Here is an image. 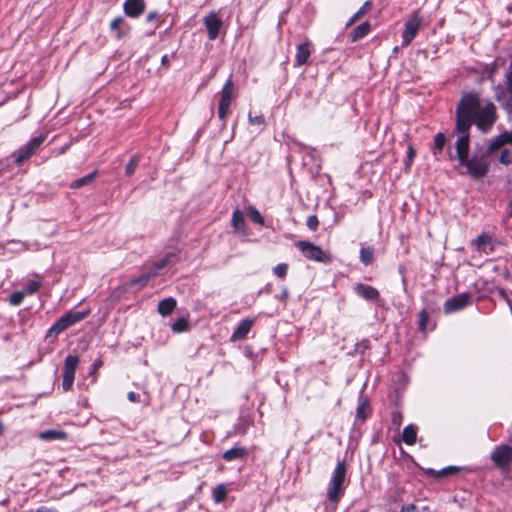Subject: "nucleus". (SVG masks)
Returning a JSON list of instances; mask_svg holds the SVG:
<instances>
[{"mask_svg": "<svg viewBox=\"0 0 512 512\" xmlns=\"http://www.w3.org/2000/svg\"><path fill=\"white\" fill-rule=\"evenodd\" d=\"M498 118L497 108L493 102L482 104L476 92L464 93L455 109V125L452 136H456L455 159L461 175H468L475 180L486 177L490 170V156L487 149L479 147L470 157L471 128L473 125L483 134L489 133ZM450 159L454 157L450 156Z\"/></svg>", "mask_w": 512, "mask_h": 512, "instance_id": "1", "label": "nucleus"}, {"mask_svg": "<svg viewBox=\"0 0 512 512\" xmlns=\"http://www.w3.org/2000/svg\"><path fill=\"white\" fill-rule=\"evenodd\" d=\"M347 466L344 459L338 460L327 488V499L332 503H338L345 492Z\"/></svg>", "mask_w": 512, "mask_h": 512, "instance_id": "2", "label": "nucleus"}, {"mask_svg": "<svg viewBox=\"0 0 512 512\" xmlns=\"http://www.w3.org/2000/svg\"><path fill=\"white\" fill-rule=\"evenodd\" d=\"M90 314V310L87 309L85 311H73L70 310L62 315L48 330L46 337H51L52 335H58L70 326L84 320Z\"/></svg>", "mask_w": 512, "mask_h": 512, "instance_id": "3", "label": "nucleus"}, {"mask_svg": "<svg viewBox=\"0 0 512 512\" xmlns=\"http://www.w3.org/2000/svg\"><path fill=\"white\" fill-rule=\"evenodd\" d=\"M296 246L308 260L324 264H330L332 262L331 254L312 242L301 240L296 243Z\"/></svg>", "mask_w": 512, "mask_h": 512, "instance_id": "4", "label": "nucleus"}, {"mask_svg": "<svg viewBox=\"0 0 512 512\" xmlns=\"http://www.w3.org/2000/svg\"><path fill=\"white\" fill-rule=\"evenodd\" d=\"M425 306L419 312L417 329L425 334L428 330L432 331L436 324L431 321V317L439 311L438 302L435 300L423 299Z\"/></svg>", "mask_w": 512, "mask_h": 512, "instance_id": "5", "label": "nucleus"}, {"mask_svg": "<svg viewBox=\"0 0 512 512\" xmlns=\"http://www.w3.org/2000/svg\"><path fill=\"white\" fill-rule=\"evenodd\" d=\"M45 139V133H41L40 135L31 138L27 143L22 145L19 149L11 154L13 162L16 165H21L25 160L30 158L35 153V151L42 145Z\"/></svg>", "mask_w": 512, "mask_h": 512, "instance_id": "6", "label": "nucleus"}, {"mask_svg": "<svg viewBox=\"0 0 512 512\" xmlns=\"http://www.w3.org/2000/svg\"><path fill=\"white\" fill-rule=\"evenodd\" d=\"M234 97V83L232 76H230L225 82L221 92L220 100L218 104V117L220 120L225 121L228 114L230 113L231 102Z\"/></svg>", "mask_w": 512, "mask_h": 512, "instance_id": "7", "label": "nucleus"}, {"mask_svg": "<svg viewBox=\"0 0 512 512\" xmlns=\"http://www.w3.org/2000/svg\"><path fill=\"white\" fill-rule=\"evenodd\" d=\"M422 23L419 10H415L411 17L404 23L402 32V47L408 46L417 35Z\"/></svg>", "mask_w": 512, "mask_h": 512, "instance_id": "8", "label": "nucleus"}, {"mask_svg": "<svg viewBox=\"0 0 512 512\" xmlns=\"http://www.w3.org/2000/svg\"><path fill=\"white\" fill-rule=\"evenodd\" d=\"M491 461L499 469H507L512 463V446L500 444L494 448L490 455Z\"/></svg>", "mask_w": 512, "mask_h": 512, "instance_id": "9", "label": "nucleus"}, {"mask_svg": "<svg viewBox=\"0 0 512 512\" xmlns=\"http://www.w3.org/2000/svg\"><path fill=\"white\" fill-rule=\"evenodd\" d=\"M79 361L80 359L77 355H68L64 360L62 388L65 392L70 391L73 387Z\"/></svg>", "mask_w": 512, "mask_h": 512, "instance_id": "10", "label": "nucleus"}, {"mask_svg": "<svg viewBox=\"0 0 512 512\" xmlns=\"http://www.w3.org/2000/svg\"><path fill=\"white\" fill-rule=\"evenodd\" d=\"M471 304V296L468 292L457 294L446 300L444 303V312L451 314L464 309Z\"/></svg>", "mask_w": 512, "mask_h": 512, "instance_id": "11", "label": "nucleus"}, {"mask_svg": "<svg viewBox=\"0 0 512 512\" xmlns=\"http://www.w3.org/2000/svg\"><path fill=\"white\" fill-rule=\"evenodd\" d=\"M203 23L209 40L217 39L223 26V21L219 17L218 13L211 11L207 16H205Z\"/></svg>", "mask_w": 512, "mask_h": 512, "instance_id": "12", "label": "nucleus"}, {"mask_svg": "<svg viewBox=\"0 0 512 512\" xmlns=\"http://www.w3.org/2000/svg\"><path fill=\"white\" fill-rule=\"evenodd\" d=\"M422 470L426 476L432 477L434 479H440L442 477L454 475V474L462 472V471H464L466 473H469L472 471L470 468L459 467V466H447L441 470H434L432 468H426V469H422Z\"/></svg>", "mask_w": 512, "mask_h": 512, "instance_id": "13", "label": "nucleus"}, {"mask_svg": "<svg viewBox=\"0 0 512 512\" xmlns=\"http://www.w3.org/2000/svg\"><path fill=\"white\" fill-rule=\"evenodd\" d=\"M353 291L361 298L371 301V302H377L380 300V292L375 287L363 284V283H357L353 287Z\"/></svg>", "mask_w": 512, "mask_h": 512, "instance_id": "14", "label": "nucleus"}, {"mask_svg": "<svg viewBox=\"0 0 512 512\" xmlns=\"http://www.w3.org/2000/svg\"><path fill=\"white\" fill-rule=\"evenodd\" d=\"M111 33L118 40L126 37L131 30L130 25L121 16L114 18L109 25Z\"/></svg>", "mask_w": 512, "mask_h": 512, "instance_id": "15", "label": "nucleus"}, {"mask_svg": "<svg viewBox=\"0 0 512 512\" xmlns=\"http://www.w3.org/2000/svg\"><path fill=\"white\" fill-rule=\"evenodd\" d=\"M506 144H512V130L504 131L503 133L489 139L486 149L488 150V153L493 154L496 150Z\"/></svg>", "mask_w": 512, "mask_h": 512, "instance_id": "16", "label": "nucleus"}, {"mask_svg": "<svg viewBox=\"0 0 512 512\" xmlns=\"http://www.w3.org/2000/svg\"><path fill=\"white\" fill-rule=\"evenodd\" d=\"M372 414V408L370 405V401L367 396L363 395V393L360 394L358 399V405L356 408V415H355V423L357 421H366L370 415Z\"/></svg>", "mask_w": 512, "mask_h": 512, "instance_id": "17", "label": "nucleus"}, {"mask_svg": "<svg viewBox=\"0 0 512 512\" xmlns=\"http://www.w3.org/2000/svg\"><path fill=\"white\" fill-rule=\"evenodd\" d=\"M146 8L144 0H126L123 4V10L126 16L131 18L140 17Z\"/></svg>", "mask_w": 512, "mask_h": 512, "instance_id": "18", "label": "nucleus"}, {"mask_svg": "<svg viewBox=\"0 0 512 512\" xmlns=\"http://www.w3.org/2000/svg\"><path fill=\"white\" fill-rule=\"evenodd\" d=\"M254 324V320L250 318L242 319L236 328L234 329L230 340L232 342L241 341L245 339L250 332L252 326Z\"/></svg>", "mask_w": 512, "mask_h": 512, "instance_id": "19", "label": "nucleus"}, {"mask_svg": "<svg viewBox=\"0 0 512 512\" xmlns=\"http://www.w3.org/2000/svg\"><path fill=\"white\" fill-rule=\"evenodd\" d=\"M312 53L311 43L309 41H305L297 46V51L295 55V67H300L307 64L308 59Z\"/></svg>", "mask_w": 512, "mask_h": 512, "instance_id": "20", "label": "nucleus"}, {"mask_svg": "<svg viewBox=\"0 0 512 512\" xmlns=\"http://www.w3.org/2000/svg\"><path fill=\"white\" fill-rule=\"evenodd\" d=\"M178 260V256L175 253H168L160 260L153 263V265L149 268L151 272H155V277L160 274L161 270L166 266L175 264Z\"/></svg>", "mask_w": 512, "mask_h": 512, "instance_id": "21", "label": "nucleus"}, {"mask_svg": "<svg viewBox=\"0 0 512 512\" xmlns=\"http://www.w3.org/2000/svg\"><path fill=\"white\" fill-rule=\"evenodd\" d=\"M178 260V256L175 253H168L160 260L153 263V265L149 268L151 272H155V277L160 274L161 270L166 266L175 264Z\"/></svg>", "mask_w": 512, "mask_h": 512, "instance_id": "22", "label": "nucleus"}, {"mask_svg": "<svg viewBox=\"0 0 512 512\" xmlns=\"http://www.w3.org/2000/svg\"><path fill=\"white\" fill-rule=\"evenodd\" d=\"M248 449L245 447H233L227 451H225L222 455L223 460L227 462H231L234 460H242L248 456Z\"/></svg>", "mask_w": 512, "mask_h": 512, "instance_id": "23", "label": "nucleus"}, {"mask_svg": "<svg viewBox=\"0 0 512 512\" xmlns=\"http://www.w3.org/2000/svg\"><path fill=\"white\" fill-rule=\"evenodd\" d=\"M231 224L235 233H244L246 229V223L244 214L239 209H236L232 213Z\"/></svg>", "mask_w": 512, "mask_h": 512, "instance_id": "24", "label": "nucleus"}, {"mask_svg": "<svg viewBox=\"0 0 512 512\" xmlns=\"http://www.w3.org/2000/svg\"><path fill=\"white\" fill-rule=\"evenodd\" d=\"M176 305H177V301L175 298H173V297L164 298L158 303V312L162 316H168L174 311V309L176 308Z\"/></svg>", "mask_w": 512, "mask_h": 512, "instance_id": "25", "label": "nucleus"}, {"mask_svg": "<svg viewBox=\"0 0 512 512\" xmlns=\"http://www.w3.org/2000/svg\"><path fill=\"white\" fill-rule=\"evenodd\" d=\"M371 30V25L368 21H365L356 26L350 33V39L352 42H356L364 38Z\"/></svg>", "mask_w": 512, "mask_h": 512, "instance_id": "26", "label": "nucleus"}, {"mask_svg": "<svg viewBox=\"0 0 512 512\" xmlns=\"http://www.w3.org/2000/svg\"><path fill=\"white\" fill-rule=\"evenodd\" d=\"M97 175H98V170H94L91 173L72 181L70 183L69 187L71 189H79L81 187L88 186L94 182Z\"/></svg>", "mask_w": 512, "mask_h": 512, "instance_id": "27", "label": "nucleus"}, {"mask_svg": "<svg viewBox=\"0 0 512 512\" xmlns=\"http://www.w3.org/2000/svg\"><path fill=\"white\" fill-rule=\"evenodd\" d=\"M39 439L44 441H55V440H65L67 439V433L62 430H45L40 432Z\"/></svg>", "mask_w": 512, "mask_h": 512, "instance_id": "28", "label": "nucleus"}, {"mask_svg": "<svg viewBox=\"0 0 512 512\" xmlns=\"http://www.w3.org/2000/svg\"><path fill=\"white\" fill-rule=\"evenodd\" d=\"M402 439L407 445H414L417 440V426L407 425L402 432Z\"/></svg>", "mask_w": 512, "mask_h": 512, "instance_id": "29", "label": "nucleus"}, {"mask_svg": "<svg viewBox=\"0 0 512 512\" xmlns=\"http://www.w3.org/2000/svg\"><path fill=\"white\" fill-rule=\"evenodd\" d=\"M375 249L373 246H362L359 253L360 261L368 266L373 262Z\"/></svg>", "mask_w": 512, "mask_h": 512, "instance_id": "30", "label": "nucleus"}, {"mask_svg": "<svg viewBox=\"0 0 512 512\" xmlns=\"http://www.w3.org/2000/svg\"><path fill=\"white\" fill-rule=\"evenodd\" d=\"M155 277V272H151L149 269L148 271H146L145 273H143L142 275H140L139 277H135L133 279L130 280V286L132 287H136V286H140V287H143L145 286L149 280L151 278Z\"/></svg>", "mask_w": 512, "mask_h": 512, "instance_id": "31", "label": "nucleus"}, {"mask_svg": "<svg viewBox=\"0 0 512 512\" xmlns=\"http://www.w3.org/2000/svg\"><path fill=\"white\" fill-rule=\"evenodd\" d=\"M445 144H446V136H445V134L443 132H438L434 136V147H433V150H432L433 154L437 155V154L442 153Z\"/></svg>", "mask_w": 512, "mask_h": 512, "instance_id": "32", "label": "nucleus"}, {"mask_svg": "<svg viewBox=\"0 0 512 512\" xmlns=\"http://www.w3.org/2000/svg\"><path fill=\"white\" fill-rule=\"evenodd\" d=\"M213 500L215 503L219 504L225 501L227 496V489L224 484L217 485L212 492Z\"/></svg>", "mask_w": 512, "mask_h": 512, "instance_id": "33", "label": "nucleus"}, {"mask_svg": "<svg viewBox=\"0 0 512 512\" xmlns=\"http://www.w3.org/2000/svg\"><path fill=\"white\" fill-rule=\"evenodd\" d=\"M247 214L253 223L258 224L260 226H264V224H265L264 218L261 215V213L258 211L257 208H255L252 205L248 206Z\"/></svg>", "mask_w": 512, "mask_h": 512, "instance_id": "34", "label": "nucleus"}, {"mask_svg": "<svg viewBox=\"0 0 512 512\" xmlns=\"http://www.w3.org/2000/svg\"><path fill=\"white\" fill-rule=\"evenodd\" d=\"M372 8V1L368 0L364 2V4L360 7V9L350 18L347 23V26L352 25L358 19H360L366 12H368Z\"/></svg>", "mask_w": 512, "mask_h": 512, "instance_id": "35", "label": "nucleus"}, {"mask_svg": "<svg viewBox=\"0 0 512 512\" xmlns=\"http://www.w3.org/2000/svg\"><path fill=\"white\" fill-rule=\"evenodd\" d=\"M37 280H29L26 284V291H24L28 295H33L40 289L42 285V277L36 275Z\"/></svg>", "mask_w": 512, "mask_h": 512, "instance_id": "36", "label": "nucleus"}, {"mask_svg": "<svg viewBox=\"0 0 512 512\" xmlns=\"http://www.w3.org/2000/svg\"><path fill=\"white\" fill-rule=\"evenodd\" d=\"M172 331L175 333H181L185 332L189 329V321L185 317L178 318L173 324H172Z\"/></svg>", "mask_w": 512, "mask_h": 512, "instance_id": "37", "label": "nucleus"}, {"mask_svg": "<svg viewBox=\"0 0 512 512\" xmlns=\"http://www.w3.org/2000/svg\"><path fill=\"white\" fill-rule=\"evenodd\" d=\"M415 156H416V150H415L413 144L409 143L408 147H407L406 157L404 159V164H405L406 170H410Z\"/></svg>", "mask_w": 512, "mask_h": 512, "instance_id": "38", "label": "nucleus"}, {"mask_svg": "<svg viewBox=\"0 0 512 512\" xmlns=\"http://www.w3.org/2000/svg\"><path fill=\"white\" fill-rule=\"evenodd\" d=\"M492 241V237L487 233L480 234L475 240L474 244L478 249L485 250V246L490 244Z\"/></svg>", "mask_w": 512, "mask_h": 512, "instance_id": "39", "label": "nucleus"}, {"mask_svg": "<svg viewBox=\"0 0 512 512\" xmlns=\"http://www.w3.org/2000/svg\"><path fill=\"white\" fill-rule=\"evenodd\" d=\"M25 295L26 293L24 291H14L8 298L9 304L12 306L20 305L23 302Z\"/></svg>", "mask_w": 512, "mask_h": 512, "instance_id": "40", "label": "nucleus"}, {"mask_svg": "<svg viewBox=\"0 0 512 512\" xmlns=\"http://www.w3.org/2000/svg\"><path fill=\"white\" fill-rule=\"evenodd\" d=\"M138 164H139V157L136 155L132 156L125 167L126 176H128V177L132 176L134 174Z\"/></svg>", "mask_w": 512, "mask_h": 512, "instance_id": "41", "label": "nucleus"}, {"mask_svg": "<svg viewBox=\"0 0 512 512\" xmlns=\"http://www.w3.org/2000/svg\"><path fill=\"white\" fill-rule=\"evenodd\" d=\"M14 165L16 164L13 162V158L11 156L0 160V175L6 171L12 170Z\"/></svg>", "mask_w": 512, "mask_h": 512, "instance_id": "42", "label": "nucleus"}, {"mask_svg": "<svg viewBox=\"0 0 512 512\" xmlns=\"http://www.w3.org/2000/svg\"><path fill=\"white\" fill-rule=\"evenodd\" d=\"M287 272H288V264H286V263H280L273 268V273L281 279H284L286 277Z\"/></svg>", "mask_w": 512, "mask_h": 512, "instance_id": "43", "label": "nucleus"}, {"mask_svg": "<svg viewBox=\"0 0 512 512\" xmlns=\"http://www.w3.org/2000/svg\"><path fill=\"white\" fill-rule=\"evenodd\" d=\"M499 162L505 166L512 164V155L509 149L502 150L499 156Z\"/></svg>", "mask_w": 512, "mask_h": 512, "instance_id": "44", "label": "nucleus"}, {"mask_svg": "<svg viewBox=\"0 0 512 512\" xmlns=\"http://www.w3.org/2000/svg\"><path fill=\"white\" fill-rule=\"evenodd\" d=\"M248 120L251 125L260 126L265 124V117L262 114L253 116L251 113H249Z\"/></svg>", "mask_w": 512, "mask_h": 512, "instance_id": "45", "label": "nucleus"}, {"mask_svg": "<svg viewBox=\"0 0 512 512\" xmlns=\"http://www.w3.org/2000/svg\"><path fill=\"white\" fill-rule=\"evenodd\" d=\"M306 225L311 231H316L319 226L318 217L316 215H310L307 218Z\"/></svg>", "mask_w": 512, "mask_h": 512, "instance_id": "46", "label": "nucleus"}, {"mask_svg": "<svg viewBox=\"0 0 512 512\" xmlns=\"http://www.w3.org/2000/svg\"><path fill=\"white\" fill-rule=\"evenodd\" d=\"M403 421V415L399 410L391 412V422L394 426L399 427Z\"/></svg>", "mask_w": 512, "mask_h": 512, "instance_id": "47", "label": "nucleus"}, {"mask_svg": "<svg viewBox=\"0 0 512 512\" xmlns=\"http://www.w3.org/2000/svg\"><path fill=\"white\" fill-rule=\"evenodd\" d=\"M160 15L158 14V12L156 11H151L147 14L146 16V22L148 23H151V22H156V25H155V29L158 28L160 26Z\"/></svg>", "mask_w": 512, "mask_h": 512, "instance_id": "48", "label": "nucleus"}, {"mask_svg": "<svg viewBox=\"0 0 512 512\" xmlns=\"http://www.w3.org/2000/svg\"><path fill=\"white\" fill-rule=\"evenodd\" d=\"M495 71H496V64H495V62H493L491 64H487L484 67V72H485L486 78L488 80L493 81V77H494Z\"/></svg>", "mask_w": 512, "mask_h": 512, "instance_id": "49", "label": "nucleus"}, {"mask_svg": "<svg viewBox=\"0 0 512 512\" xmlns=\"http://www.w3.org/2000/svg\"><path fill=\"white\" fill-rule=\"evenodd\" d=\"M398 272L401 275L402 284L404 286V289L406 290V287H407V278H406L407 268L405 267V265H402V264L399 265Z\"/></svg>", "mask_w": 512, "mask_h": 512, "instance_id": "50", "label": "nucleus"}, {"mask_svg": "<svg viewBox=\"0 0 512 512\" xmlns=\"http://www.w3.org/2000/svg\"><path fill=\"white\" fill-rule=\"evenodd\" d=\"M289 297V291H288V288L287 287H283L282 288V291L279 295H276L275 298L283 303H286L287 302V299Z\"/></svg>", "mask_w": 512, "mask_h": 512, "instance_id": "51", "label": "nucleus"}, {"mask_svg": "<svg viewBox=\"0 0 512 512\" xmlns=\"http://www.w3.org/2000/svg\"><path fill=\"white\" fill-rule=\"evenodd\" d=\"M504 108L508 113H512V92H509L508 97L505 99Z\"/></svg>", "mask_w": 512, "mask_h": 512, "instance_id": "52", "label": "nucleus"}, {"mask_svg": "<svg viewBox=\"0 0 512 512\" xmlns=\"http://www.w3.org/2000/svg\"><path fill=\"white\" fill-rule=\"evenodd\" d=\"M401 512H418V508L415 504H408V505H403L401 507Z\"/></svg>", "mask_w": 512, "mask_h": 512, "instance_id": "53", "label": "nucleus"}, {"mask_svg": "<svg viewBox=\"0 0 512 512\" xmlns=\"http://www.w3.org/2000/svg\"><path fill=\"white\" fill-rule=\"evenodd\" d=\"M103 365V362L101 359H97L92 364V369L90 371V374H94L101 366Z\"/></svg>", "mask_w": 512, "mask_h": 512, "instance_id": "54", "label": "nucleus"}, {"mask_svg": "<svg viewBox=\"0 0 512 512\" xmlns=\"http://www.w3.org/2000/svg\"><path fill=\"white\" fill-rule=\"evenodd\" d=\"M35 512H58V511L55 508L40 506L35 510Z\"/></svg>", "mask_w": 512, "mask_h": 512, "instance_id": "55", "label": "nucleus"}, {"mask_svg": "<svg viewBox=\"0 0 512 512\" xmlns=\"http://www.w3.org/2000/svg\"><path fill=\"white\" fill-rule=\"evenodd\" d=\"M271 291H272V284L268 283L259 291V294H261V293L269 294V293H271Z\"/></svg>", "mask_w": 512, "mask_h": 512, "instance_id": "56", "label": "nucleus"}, {"mask_svg": "<svg viewBox=\"0 0 512 512\" xmlns=\"http://www.w3.org/2000/svg\"><path fill=\"white\" fill-rule=\"evenodd\" d=\"M127 397H128V399H129V401H131V402H137V401H138V397H139V395H138V394H136L135 392L131 391V392H129V393H128Z\"/></svg>", "mask_w": 512, "mask_h": 512, "instance_id": "57", "label": "nucleus"}, {"mask_svg": "<svg viewBox=\"0 0 512 512\" xmlns=\"http://www.w3.org/2000/svg\"><path fill=\"white\" fill-rule=\"evenodd\" d=\"M161 64H162V66H165V67L169 66V57H168V55L162 56Z\"/></svg>", "mask_w": 512, "mask_h": 512, "instance_id": "58", "label": "nucleus"}, {"mask_svg": "<svg viewBox=\"0 0 512 512\" xmlns=\"http://www.w3.org/2000/svg\"><path fill=\"white\" fill-rule=\"evenodd\" d=\"M369 347V341L363 340L361 343L358 344V348L367 349Z\"/></svg>", "mask_w": 512, "mask_h": 512, "instance_id": "59", "label": "nucleus"}, {"mask_svg": "<svg viewBox=\"0 0 512 512\" xmlns=\"http://www.w3.org/2000/svg\"><path fill=\"white\" fill-rule=\"evenodd\" d=\"M503 276L505 279H508L510 277V272L508 270H505V272L503 273Z\"/></svg>", "mask_w": 512, "mask_h": 512, "instance_id": "60", "label": "nucleus"}, {"mask_svg": "<svg viewBox=\"0 0 512 512\" xmlns=\"http://www.w3.org/2000/svg\"><path fill=\"white\" fill-rule=\"evenodd\" d=\"M509 207H510V213H509V215H510V216H512V200H511V201H510V203H509Z\"/></svg>", "mask_w": 512, "mask_h": 512, "instance_id": "61", "label": "nucleus"}, {"mask_svg": "<svg viewBox=\"0 0 512 512\" xmlns=\"http://www.w3.org/2000/svg\"><path fill=\"white\" fill-rule=\"evenodd\" d=\"M3 429H4L3 424L0 422V435H1V434H2V432H3Z\"/></svg>", "mask_w": 512, "mask_h": 512, "instance_id": "62", "label": "nucleus"}, {"mask_svg": "<svg viewBox=\"0 0 512 512\" xmlns=\"http://www.w3.org/2000/svg\"><path fill=\"white\" fill-rule=\"evenodd\" d=\"M509 442L512 443V435L509 436Z\"/></svg>", "mask_w": 512, "mask_h": 512, "instance_id": "63", "label": "nucleus"}]
</instances>
